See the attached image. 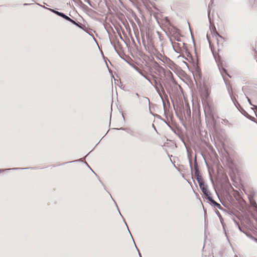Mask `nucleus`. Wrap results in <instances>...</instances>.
<instances>
[{"mask_svg": "<svg viewBox=\"0 0 257 257\" xmlns=\"http://www.w3.org/2000/svg\"><path fill=\"white\" fill-rule=\"evenodd\" d=\"M197 87L199 88V91L201 97L207 100L210 95V92L208 87L204 84L202 85L201 84H199Z\"/></svg>", "mask_w": 257, "mask_h": 257, "instance_id": "1", "label": "nucleus"}, {"mask_svg": "<svg viewBox=\"0 0 257 257\" xmlns=\"http://www.w3.org/2000/svg\"><path fill=\"white\" fill-rule=\"evenodd\" d=\"M194 78L197 86L201 84L202 73L200 68L196 66L195 69Z\"/></svg>", "mask_w": 257, "mask_h": 257, "instance_id": "2", "label": "nucleus"}, {"mask_svg": "<svg viewBox=\"0 0 257 257\" xmlns=\"http://www.w3.org/2000/svg\"><path fill=\"white\" fill-rule=\"evenodd\" d=\"M130 135L138 138L142 142H146L147 140V137L146 135L138 132H131Z\"/></svg>", "mask_w": 257, "mask_h": 257, "instance_id": "3", "label": "nucleus"}, {"mask_svg": "<svg viewBox=\"0 0 257 257\" xmlns=\"http://www.w3.org/2000/svg\"><path fill=\"white\" fill-rule=\"evenodd\" d=\"M210 27H209V29L210 30V32H211V35H212L213 37H216V40H217V44H218V38H220L222 39H224V38L221 35H220L219 34V33L217 32V30H216V28L215 27V26H212L211 25V22H210Z\"/></svg>", "mask_w": 257, "mask_h": 257, "instance_id": "4", "label": "nucleus"}, {"mask_svg": "<svg viewBox=\"0 0 257 257\" xmlns=\"http://www.w3.org/2000/svg\"><path fill=\"white\" fill-rule=\"evenodd\" d=\"M109 194L110 195V197H111V199H112V200L114 201V203H115V206H116V208H117V211H118V212H119V214H120V215L122 218H123V216H122V215H121V213H120V211H119V208H118V206H117V204H116V202H115V201L114 200V199L112 198V196H111V194H110L109 193ZM123 219H124V218H123ZM123 222H124V223L125 225H126V227H127V230L128 231V232H129V233H130V235H131V237H132V239H133V240L134 243V244H135V247L136 248V249H137V251H138V253L139 254V253H140V251H139V249H138V248L137 247V245H136V243H135V241H134V238H133V236H132V234H131V232H130V230H129V229H128V226H127V224H126V222L125 221L124 219H123Z\"/></svg>", "mask_w": 257, "mask_h": 257, "instance_id": "5", "label": "nucleus"}, {"mask_svg": "<svg viewBox=\"0 0 257 257\" xmlns=\"http://www.w3.org/2000/svg\"><path fill=\"white\" fill-rule=\"evenodd\" d=\"M150 81H151V83H150L152 85L154 86L157 92V93H158V94L160 96H161V95H160V89L159 88H158V85L160 83V81L156 77L153 80V81H152L151 79V78L150 77Z\"/></svg>", "mask_w": 257, "mask_h": 257, "instance_id": "6", "label": "nucleus"}, {"mask_svg": "<svg viewBox=\"0 0 257 257\" xmlns=\"http://www.w3.org/2000/svg\"><path fill=\"white\" fill-rule=\"evenodd\" d=\"M208 203L212 207L214 208H217L219 210L223 212H227L226 209H224L221 205L215 201L213 199L211 200Z\"/></svg>", "mask_w": 257, "mask_h": 257, "instance_id": "7", "label": "nucleus"}, {"mask_svg": "<svg viewBox=\"0 0 257 257\" xmlns=\"http://www.w3.org/2000/svg\"><path fill=\"white\" fill-rule=\"evenodd\" d=\"M114 50H115V52L117 53V54L119 55L120 58H121L123 60H124L125 62H126L128 64H129L130 66H131L133 68L134 67V66L135 65L133 64L131 62L133 61V60H132V59L131 57L128 56L127 58H124L123 57H122V56H121L119 54V53H118V52L117 51V50H116V49L115 48V47L114 46Z\"/></svg>", "mask_w": 257, "mask_h": 257, "instance_id": "8", "label": "nucleus"}, {"mask_svg": "<svg viewBox=\"0 0 257 257\" xmlns=\"http://www.w3.org/2000/svg\"><path fill=\"white\" fill-rule=\"evenodd\" d=\"M36 168V167H26V168H9V169H0V173H2V172H4L6 171L18 170H27V169L33 170Z\"/></svg>", "mask_w": 257, "mask_h": 257, "instance_id": "9", "label": "nucleus"}, {"mask_svg": "<svg viewBox=\"0 0 257 257\" xmlns=\"http://www.w3.org/2000/svg\"><path fill=\"white\" fill-rule=\"evenodd\" d=\"M134 69H135L141 76L144 77L146 80L148 81L149 83H151L150 81V76L149 75H146L144 74L140 69L138 68V66H137L136 65L134 66V67H133Z\"/></svg>", "mask_w": 257, "mask_h": 257, "instance_id": "10", "label": "nucleus"}, {"mask_svg": "<svg viewBox=\"0 0 257 257\" xmlns=\"http://www.w3.org/2000/svg\"><path fill=\"white\" fill-rule=\"evenodd\" d=\"M185 51L187 54V58H185L183 55H179L177 57L178 59L183 58L185 59L187 61L190 62V60H193V57L192 55L190 54V53L188 51V50L187 49H185Z\"/></svg>", "mask_w": 257, "mask_h": 257, "instance_id": "11", "label": "nucleus"}, {"mask_svg": "<svg viewBox=\"0 0 257 257\" xmlns=\"http://www.w3.org/2000/svg\"><path fill=\"white\" fill-rule=\"evenodd\" d=\"M202 193L204 196V199L207 200L208 203L213 199L212 194L209 190Z\"/></svg>", "mask_w": 257, "mask_h": 257, "instance_id": "12", "label": "nucleus"}, {"mask_svg": "<svg viewBox=\"0 0 257 257\" xmlns=\"http://www.w3.org/2000/svg\"><path fill=\"white\" fill-rule=\"evenodd\" d=\"M198 185L202 193L209 190L208 185L205 183L204 181L200 182V184H198Z\"/></svg>", "mask_w": 257, "mask_h": 257, "instance_id": "13", "label": "nucleus"}, {"mask_svg": "<svg viewBox=\"0 0 257 257\" xmlns=\"http://www.w3.org/2000/svg\"><path fill=\"white\" fill-rule=\"evenodd\" d=\"M71 23L73 24L74 25H75L79 28L83 30L85 32H86V31L84 30V28H86L85 26L83 25L82 23H80L79 22L76 21L72 20Z\"/></svg>", "mask_w": 257, "mask_h": 257, "instance_id": "14", "label": "nucleus"}, {"mask_svg": "<svg viewBox=\"0 0 257 257\" xmlns=\"http://www.w3.org/2000/svg\"><path fill=\"white\" fill-rule=\"evenodd\" d=\"M170 41L171 43V44L172 45V47H173V50L177 53H178V54H180L181 53V52L179 51V50H178L176 47H180V44L178 43H175L174 44H173V41H172V40L171 39V38H170Z\"/></svg>", "mask_w": 257, "mask_h": 257, "instance_id": "15", "label": "nucleus"}, {"mask_svg": "<svg viewBox=\"0 0 257 257\" xmlns=\"http://www.w3.org/2000/svg\"><path fill=\"white\" fill-rule=\"evenodd\" d=\"M230 96L231 99L233 104L235 106V107L238 109V110L239 109H240V107H242V106L240 105V104L238 102V101L234 97L232 96L230 94Z\"/></svg>", "mask_w": 257, "mask_h": 257, "instance_id": "16", "label": "nucleus"}, {"mask_svg": "<svg viewBox=\"0 0 257 257\" xmlns=\"http://www.w3.org/2000/svg\"><path fill=\"white\" fill-rule=\"evenodd\" d=\"M194 174H198L199 173H201L199 170V166L197 164L196 157L194 159Z\"/></svg>", "mask_w": 257, "mask_h": 257, "instance_id": "17", "label": "nucleus"}, {"mask_svg": "<svg viewBox=\"0 0 257 257\" xmlns=\"http://www.w3.org/2000/svg\"><path fill=\"white\" fill-rule=\"evenodd\" d=\"M84 163L85 164V165L88 168H89L93 173V174L98 178V180L100 182V183L102 184V185L104 187V189H105V186L104 185V184L103 183V182L100 180V179L99 178V177L97 175V174H96L93 171V170L91 169V168L90 167V166L86 162H84Z\"/></svg>", "mask_w": 257, "mask_h": 257, "instance_id": "18", "label": "nucleus"}, {"mask_svg": "<svg viewBox=\"0 0 257 257\" xmlns=\"http://www.w3.org/2000/svg\"><path fill=\"white\" fill-rule=\"evenodd\" d=\"M60 17L64 19V20H65L70 23L71 22V21L73 20L71 18H70L69 17H68V16H67L65 14H64V13H62V12H61Z\"/></svg>", "mask_w": 257, "mask_h": 257, "instance_id": "19", "label": "nucleus"}, {"mask_svg": "<svg viewBox=\"0 0 257 257\" xmlns=\"http://www.w3.org/2000/svg\"><path fill=\"white\" fill-rule=\"evenodd\" d=\"M194 175L196 177V179L197 181L198 184H200V182L204 181L201 173Z\"/></svg>", "mask_w": 257, "mask_h": 257, "instance_id": "20", "label": "nucleus"}, {"mask_svg": "<svg viewBox=\"0 0 257 257\" xmlns=\"http://www.w3.org/2000/svg\"><path fill=\"white\" fill-rule=\"evenodd\" d=\"M218 67H219V66H218ZM219 70H220V72H221V74H222V77H223V78L224 81L225 83L226 84V80H225V79H224V77H223V73H225V74H227V76H228L229 78H231V76H230V75L228 73V72H227V70H226V69H222L221 70V69L220 68V67H219Z\"/></svg>", "mask_w": 257, "mask_h": 257, "instance_id": "21", "label": "nucleus"}, {"mask_svg": "<svg viewBox=\"0 0 257 257\" xmlns=\"http://www.w3.org/2000/svg\"><path fill=\"white\" fill-rule=\"evenodd\" d=\"M158 88H159L160 89V95H161V99L162 100V101L163 102V98L162 97V93H165V89L162 85V84H161V83L160 82V84H159L158 85Z\"/></svg>", "mask_w": 257, "mask_h": 257, "instance_id": "22", "label": "nucleus"}, {"mask_svg": "<svg viewBox=\"0 0 257 257\" xmlns=\"http://www.w3.org/2000/svg\"><path fill=\"white\" fill-rule=\"evenodd\" d=\"M213 2H214V0H210V2L209 3V6H208V10L207 13H208V20L210 22V12H211L210 7L213 4Z\"/></svg>", "mask_w": 257, "mask_h": 257, "instance_id": "23", "label": "nucleus"}, {"mask_svg": "<svg viewBox=\"0 0 257 257\" xmlns=\"http://www.w3.org/2000/svg\"><path fill=\"white\" fill-rule=\"evenodd\" d=\"M245 234L249 238L251 239L252 240H254L257 243V238H255L254 236H253L252 234L249 232H246V233H245Z\"/></svg>", "mask_w": 257, "mask_h": 257, "instance_id": "24", "label": "nucleus"}, {"mask_svg": "<svg viewBox=\"0 0 257 257\" xmlns=\"http://www.w3.org/2000/svg\"><path fill=\"white\" fill-rule=\"evenodd\" d=\"M48 10H49V11L52 12L53 13L55 14V15H57L59 17H60V15L61 14V12L57 11L56 10L53 9H51V8H48Z\"/></svg>", "mask_w": 257, "mask_h": 257, "instance_id": "25", "label": "nucleus"}, {"mask_svg": "<svg viewBox=\"0 0 257 257\" xmlns=\"http://www.w3.org/2000/svg\"><path fill=\"white\" fill-rule=\"evenodd\" d=\"M164 122L166 124V125L171 129V130L173 133H174L175 134H177L175 128H174L172 126H171L168 122H167L166 120H165V121Z\"/></svg>", "mask_w": 257, "mask_h": 257, "instance_id": "26", "label": "nucleus"}, {"mask_svg": "<svg viewBox=\"0 0 257 257\" xmlns=\"http://www.w3.org/2000/svg\"><path fill=\"white\" fill-rule=\"evenodd\" d=\"M255 195V191L254 190L252 189L249 191V194L248 197H250V199L254 198Z\"/></svg>", "mask_w": 257, "mask_h": 257, "instance_id": "27", "label": "nucleus"}, {"mask_svg": "<svg viewBox=\"0 0 257 257\" xmlns=\"http://www.w3.org/2000/svg\"><path fill=\"white\" fill-rule=\"evenodd\" d=\"M117 130H123L126 131L127 133L130 134L131 132H133L128 127H120L116 128Z\"/></svg>", "mask_w": 257, "mask_h": 257, "instance_id": "28", "label": "nucleus"}, {"mask_svg": "<svg viewBox=\"0 0 257 257\" xmlns=\"http://www.w3.org/2000/svg\"><path fill=\"white\" fill-rule=\"evenodd\" d=\"M248 198L249 199V201L250 204H251V205L252 206L257 207V204L256 203V201L254 199V198L251 199H250V197H248Z\"/></svg>", "mask_w": 257, "mask_h": 257, "instance_id": "29", "label": "nucleus"}, {"mask_svg": "<svg viewBox=\"0 0 257 257\" xmlns=\"http://www.w3.org/2000/svg\"><path fill=\"white\" fill-rule=\"evenodd\" d=\"M76 162H82V161H81V159H78V160H74V161H72L63 163H61V164L58 165V166H61V165H65L66 164L72 163Z\"/></svg>", "mask_w": 257, "mask_h": 257, "instance_id": "30", "label": "nucleus"}, {"mask_svg": "<svg viewBox=\"0 0 257 257\" xmlns=\"http://www.w3.org/2000/svg\"><path fill=\"white\" fill-rule=\"evenodd\" d=\"M166 62H168L169 64L172 65L174 67H177V65L169 58L165 57Z\"/></svg>", "mask_w": 257, "mask_h": 257, "instance_id": "31", "label": "nucleus"}, {"mask_svg": "<svg viewBox=\"0 0 257 257\" xmlns=\"http://www.w3.org/2000/svg\"><path fill=\"white\" fill-rule=\"evenodd\" d=\"M239 111L244 116L248 115V113L243 109V108L242 107H240V109H239Z\"/></svg>", "mask_w": 257, "mask_h": 257, "instance_id": "32", "label": "nucleus"}, {"mask_svg": "<svg viewBox=\"0 0 257 257\" xmlns=\"http://www.w3.org/2000/svg\"><path fill=\"white\" fill-rule=\"evenodd\" d=\"M150 113L152 114V115H153L156 118L160 119L163 121H165V120L164 118H163L160 115L156 114V113L153 114L152 113V112L151 111H150Z\"/></svg>", "mask_w": 257, "mask_h": 257, "instance_id": "33", "label": "nucleus"}, {"mask_svg": "<svg viewBox=\"0 0 257 257\" xmlns=\"http://www.w3.org/2000/svg\"><path fill=\"white\" fill-rule=\"evenodd\" d=\"M186 115L188 117L189 119H191V110L190 108H189L188 109L186 110Z\"/></svg>", "mask_w": 257, "mask_h": 257, "instance_id": "34", "label": "nucleus"}, {"mask_svg": "<svg viewBox=\"0 0 257 257\" xmlns=\"http://www.w3.org/2000/svg\"><path fill=\"white\" fill-rule=\"evenodd\" d=\"M143 101H144V103H146V104H148L150 105V99L147 97H144Z\"/></svg>", "mask_w": 257, "mask_h": 257, "instance_id": "35", "label": "nucleus"}, {"mask_svg": "<svg viewBox=\"0 0 257 257\" xmlns=\"http://www.w3.org/2000/svg\"><path fill=\"white\" fill-rule=\"evenodd\" d=\"M245 117L246 118H247L248 119H249L254 122H255V120H256L255 118L254 117L250 115L248 113V115H246Z\"/></svg>", "mask_w": 257, "mask_h": 257, "instance_id": "36", "label": "nucleus"}, {"mask_svg": "<svg viewBox=\"0 0 257 257\" xmlns=\"http://www.w3.org/2000/svg\"><path fill=\"white\" fill-rule=\"evenodd\" d=\"M101 54L102 55V58L104 60V61L105 62V63H106V66L108 67V65L107 64V61H109V60L108 59V58L106 57H105L104 55H103V52H101Z\"/></svg>", "mask_w": 257, "mask_h": 257, "instance_id": "37", "label": "nucleus"}, {"mask_svg": "<svg viewBox=\"0 0 257 257\" xmlns=\"http://www.w3.org/2000/svg\"><path fill=\"white\" fill-rule=\"evenodd\" d=\"M237 227H238V229L240 230V231H241V232H243L244 234H245V233H246V232H248V231H246L245 230V228L240 227V225H239V226H237Z\"/></svg>", "mask_w": 257, "mask_h": 257, "instance_id": "38", "label": "nucleus"}, {"mask_svg": "<svg viewBox=\"0 0 257 257\" xmlns=\"http://www.w3.org/2000/svg\"><path fill=\"white\" fill-rule=\"evenodd\" d=\"M227 212H226V213H227L228 214L230 215H234V211H232V210H230L229 209H227L226 210Z\"/></svg>", "mask_w": 257, "mask_h": 257, "instance_id": "39", "label": "nucleus"}, {"mask_svg": "<svg viewBox=\"0 0 257 257\" xmlns=\"http://www.w3.org/2000/svg\"><path fill=\"white\" fill-rule=\"evenodd\" d=\"M215 213L217 215V216L219 217V218H221L222 216L221 215L220 212L217 209H215Z\"/></svg>", "mask_w": 257, "mask_h": 257, "instance_id": "40", "label": "nucleus"}, {"mask_svg": "<svg viewBox=\"0 0 257 257\" xmlns=\"http://www.w3.org/2000/svg\"><path fill=\"white\" fill-rule=\"evenodd\" d=\"M253 106V107H252L251 108L252 109H254V112L256 114V116L257 117V105H252Z\"/></svg>", "mask_w": 257, "mask_h": 257, "instance_id": "41", "label": "nucleus"}, {"mask_svg": "<svg viewBox=\"0 0 257 257\" xmlns=\"http://www.w3.org/2000/svg\"><path fill=\"white\" fill-rule=\"evenodd\" d=\"M85 3H87L90 7H93L92 2L90 0H83Z\"/></svg>", "mask_w": 257, "mask_h": 257, "instance_id": "42", "label": "nucleus"}, {"mask_svg": "<svg viewBox=\"0 0 257 257\" xmlns=\"http://www.w3.org/2000/svg\"><path fill=\"white\" fill-rule=\"evenodd\" d=\"M233 222H234V223L235 224L236 226L237 227V226H239V222L234 218H233L232 219Z\"/></svg>", "mask_w": 257, "mask_h": 257, "instance_id": "43", "label": "nucleus"}, {"mask_svg": "<svg viewBox=\"0 0 257 257\" xmlns=\"http://www.w3.org/2000/svg\"><path fill=\"white\" fill-rule=\"evenodd\" d=\"M188 159H189V166H190V169H191V171H192V164H191V161H190V159L189 158V155L188 156Z\"/></svg>", "mask_w": 257, "mask_h": 257, "instance_id": "44", "label": "nucleus"}, {"mask_svg": "<svg viewBox=\"0 0 257 257\" xmlns=\"http://www.w3.org/2000/svg\"><path fill=\"white\" fill-rule=\"evenodd\" d=\"M207 110L210 113H212V108L210 106H209L207 108Z\"/></svg>", "mask_w": 257, "mask_h": 257, "instance_id": "45", "label": "nucleus"}, {"mask_svg": "<svg viewBox=\"0 0 257 257\" xmlns=\"http://www.w3.org/2000/svg\"><path fill=\"white\" fill-rule=\"evenodd\" d=\"M246 98H247V101H248V102L249 104L250 105H253V104H252L251 103V101H250V99H249V98L247 96H246Z\"/></svg>", "mask_w": 257, "mask_h": 257, "instance_id": "46", "label": "nucleus"}, {"mask_svg": "<svg viewBox=\"0 0 257 257\" xmlns=\"http://www.w3.org/2000/svg\"><path fill=\"white\" fill-rule=\"evenodd\" d=\"M36 5H38L39 6L41 7H42V8H43L46 9H47V10H48V8H46V7H45L44 6H42V5H40V4H38V3H36Z\"/></svg>", "mask_w": 257, "mask_h": 257, "instance_id": "47", "label": "nucleus"}, {"mask_svg": "<svg viewBox=\"0 0 257 257\" xmlns=\"http://www.w3.org/2000/svg\"><path fill=\"white\" fill-rule=\"evenodd\" d=\"M32 5L31 4H28V3H25L23 4V6H29V5Z\"/></svg>", "mask_w": 257, "mask_h": 257, "instance_id": "48", "label": "nucleus"}, {"mask_svg": "<svg viewBox=\"0 0 257 257\" xmlns=\"http://www.w3.org/2000/svg\"><path fill=\"white\" fill-rule=\"evenodd\" d=\"M157 34L158 35V36H161V33L160 32L157 31Z\"/></svg>", "mask_w": 257, "mask_h": 257, "instance_id": "49", "label": "nucleus"}, {"mask_svg": "<svg viewBox=\"0 0 257 257\" xmlns=\"http://www.w3.org/2000/svg\"><path fill=\"white\" fill-rule=\"evenodd\" d=\"M219 220L221 222V223L222 224L223 222V219L222 218V217L221 216V218H219Z\"/></svg>", "mask_w": 257, "mask_h": 257, "instance_id": "50", "label": "nucleus"}, {"mask_svg": "<svg viewBox=\"0 0 257 257\" xmlns=\"http://www.w3.org/2000/svg\"><path fill=\"white\" fill-rule=\"evenodd\" d=\"M182 62H183V63H184L187 66V67H189V66L188 65L187 63L185 61L183 60Z\"/></svg>", "mask_w": 257, "mask_h": 257, "instance_id": "51", "label": "nucleus"}, {"mask_svg": "<svg viewBox=\"0 0 257 257\" xmlns=\"http://www.w3.org/2000/svg\"><path fill=\"white\" fill-rule=\"evenodd\" d=\"M176 41H178V42H180L181 41V39L180 38L176 39Z\"/></svg>", "mask_w": 257, "mask_h": 257, "instance_id": "52", "label": "nucleus"}, {"mask_svg": "<svg viewBox=\"0 0 257 257\" xmlns=\"http://www.w3.org/2000/svg\"><path fill=\"white\" fill-rule=\"evenodd\" d=\"M87 33L89 35H90V36H92V32H87Z\"/></svg>", "mask_w": 257, "mask_h": 257, "instance_id": "53", "label": "nucleus"}, {"mask_svg": "<svg viewBox=\"0 0 257 257\" xmlns=\"http://www.w3.org/2000/svg\"><path fill=\"white\" fill-rule=\"evenodd\" d=\"M152 126H153V127L154 128L155 130L156 131V128L155 125L154 124H152Z\"/></svg>", "mask_w": 257, "mask_h": 257, "instance_id": "54", "label": "nucleus"}, {"mask_svg": "<svg viewBox=\"0 0 257 257\" xmlns=\"http://www.w3.org/2000/svg\"><path fill=\"white\" fill-rule=\"evenodd\" d=\"M147 0H142V2L143 3V4H145V3H146Z\"/></svg>", "mask_w": 257, "mask_h": 257, "instance_id": "55", "label": "nucleus"}, {"mask_svg": "<svg viewBox=\"0 0 257 257\" xmlns=\"http://www.w3.org/2000/svg\"><path fill=\"white\" fill-rule=\"evenodd\" d=\"M207 40H208V41L209 43L210 44V40H209V39H208V36H207Z\"/></svg>", "mask_w": 257, "mask_h": 257, "instance_id": "56", "label": "nucleus"}, {"mask_svg": "<svg viewBox=\"0 0 257 257\" xmlns=\"http://www.w3.org/2000/svg\"><path fill=\"white\" fill-rule=\"evenodd\" d=\"M191 36H192V40H193V42L194 43V38H193V36H192V34H191Z\"/></svg>", "mask_w": 257, "mask_h": 257, "instance_id": "57", "label": "nucleus"}, {"mask_svg": "<svg viewBox=\"0 0 257 257\" xmlns=\"http://www.w3.org/2000/svg\"><path fill=\"white\" fill-rule=\"evenodd\" d=\"M159 39H160V41H162V39H161V36H159Z\"/></svg>", "mask_w": 257, "mask_h": 257, "instance_id": "58", "label": "nucleus"}, {"mask_svg": "<svg viewBox=\"0 0 257 257\" xmlns=\"http://www.w3.org/2000/svg\"><path fill=\"white\" fill-rule=\"evenodd\" d=\"M210 180H211L212 182H213V179H212V177L210 176Z\"/></svg>", "mask_w": 257, "mask_h": 257, "instance_id": "59", "label": "nucleus"}, {"mask_svg": "<svg viewBox=\"0 0 257 257\" xmlns=\"http://www.w3.org/2000/svg\"><path fill=\"white\" fill-rule=\"evenodd\" d=\"M255 53H256V56H257V51H255ZM256 62H257V59H256Z\"/></svg>", "mask_w": 257, "mask_h": 257, "instance_id": "60", "label": "nucleus"}, {"mask_svg": "<svg viewBox=\"0 0 257 257\" xmlns=\"http://www.w3.org/2000/svg\"><path fill=\"white\" fill-rule=\"evenodd\" d=\"M139 255L140 257H142L140 253H139Z\"/></svg>", "mask_w": 257, "mask_h": 257, "instance_id": "61", "label": "nucleus"}, {"mask_svg": "<svg viewBox=\"0 0 257 257\" xmlns=\"http://www.w3.org/2000/svg\"><path fill=\"white\" fill-rule=\"evenodd\" d=\"M183 46H185L186 44L185 43H183Z\"/></svg>", "mask_w": 257, "mask_h": 257, "instance_id": "62", "label": "nucleus"}, {"mask_svg": "<svg viewBox=\"0 0 257 257\" xmlns=\"http://www.w3.org/2000/svg\"><path fill=\"white\" fill-rule=\"evenodd\" d=\"M254 220H255L256 222H257V219L254 218Z\"/></svg>", "mask_w": 257, "mask_h": 257, "instance_id": "63", "label": "nucleus"}, {"mask_svg": "<svg viewBox=\"0 0 257 257\" xmlns=\"http://www.w3.org/2000/svg\"><path fill=\"white\" fill-rule=\"evenodd\" d=\"M173 82L174 83H176V82H175L174 80H173Z\"/></svg>", "mask_w": 257, "mask_h": 257, "instance_id": "64", "label": "nucleus"}]
</instances>
